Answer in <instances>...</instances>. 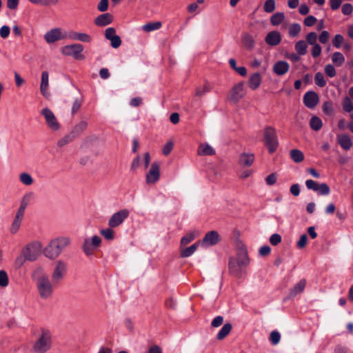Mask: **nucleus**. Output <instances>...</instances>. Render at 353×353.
<instances>
[{
    "instance_id": "nucleus-30",
    "label": "nucleus",
    "mask_w": 353,
    "mask_h": 353,
    "mask_svg": "<svg viewBox=\"0 0 353 353\" xmlns=\"http://www.w3.org/2000/svg\"><path fill=\"white\" fill-rule=\"evenodd\" d=\"M261 82V77L260 74L257 73V72L254 73V74H252L249 78V81H248L249 87L252 90H254L259 87Z\"/></svg>"
},
{
    "instance_id": "nucleus-62",
    "label": "nucleus",
    "mask_w": 353,
    "mask_h": 353,
    "mask_svg": "<svg viewBox=\"0 0 353 353\" xmlns=\"http://www.w3.org/2000/svg\"><path fill=\"white\" fill-rule=\"evenodd\" d=\"M223 323V317L221 316H216L212 321L211 325L213 327H218L221 326Z\"/></svg>"
},
{
    "instance_id": "nucleus-16",
    "label": "nucleus",
    "mask_w": 353,
    "mask_h": 353,
    "mask_svg": "<svg viewBox=\"0 0 353 353\" xmlns=\"http://www.w3.org/2000/svg\"><path fill=\"white\" fill-rule=\"evenodd\" d=\"M221 240L220 235L215 231L207 232L202 240V244L205 245H214L218 243Z\"/></svg>"
},
{
    "instance_id": "nucleus-13",
    "label": "nucleus",
    "mask_w": 353,
    "mask_h": 353,
    "mask_svg": "<svg viewBox=\"0 0 353 353\" xmlns=\"http://www.w3.org/2000/svg\"><path fill=\"white\" fill-rule=\"evenodd\" d=\"M129 216V210L123 209L114 213L108 221L110 228H117L119 226L125 219Z\"/></svg>"
},
{
    "instance_id": "nucleus-8",
    "label": "nucleus",
    "mask_w": 353,
    "mask_h": 353,
    "mask_svg": "<svg viewBox=\"0 0 353 353\" xmlns=\"http://www.w3.org/2000/svg\"><path fill=\"white\" fill-rule=\"evenodd\" d=\"M66 273V263L59 260L54 263V268L52 273V282L54 285L59 284L64 278Z\"/></svg>"
},
{
    "instance_id": "nucleus-11",
    "label": "nucleus",
    "mask_w": 353,
    "mask_h": 353,
    "mask_svg": "<svg viewBox=\"0 0 353 353\" xmlns=\"http://www.w3.org/2000/svg\"><path fill=\"white\" fill-rule=\"evenodd\" d=\"M160 179V163L157 161L153 162L146 173L145 181L148 185L154 184Z\"/></svg>"
},
{
    "instance_id": "nucleus-19",
    "label": "nucleus",
    "mask_w": 353,
    "mask_h": 353,
    "mask_svg": "<svg viewBox=\"0 0 353 353\" xmlns=\"http://www.w3.org/2000/svg\"><path fill=\"white\" fill-rule=\"evenodd\" d=\"M289 68L290 65L288 62L285 61H279L274 65L272 70L276 75L282 76L288 72Z\"/></svg>"
},
{
    "instance_id": "nucleus-61",
    "label": "nucleus",
    "mask_w": 353,
    "mask_h": 353,
    "mask_svg": "<svg viewBox=\"0 0 353 353\" xmlns=\"http://www.w3.org/2000/svg\"><path fill=\"white\" fill-rule=\"evenodd\" d=\"M26 260L27 259L26 258V256L21 253V255L17 256V259H15V266L18 268H20L24 264Z\"/></svg>"
},
{
    "instance_id": "nucleus-31",
    "label": "nucleus",
    "mask_w": 353,
    "mask_h": 353,
    "mask_svg": "<svg viewBox=\"0 0 353 353\" xmlns=\"http://www.w3.org/2000/svg\"><path fill=\"white\" fill-rule=\"evenodd\" d=\"M33 197H34L33 192H29L26 193L23 196L21 201L20 207L17 211L24 213L26 207L28 206V205L29 204L30 201L33 199Z\"/></svg>"
},
{
    "instance_id": "nucleus-35",
    "label": "nucleus",
    "mask_w": 353,
    "mask_h": 353,
    "mask_svg": "<svg viewBox=\"0 0 353 353\" xmlns=\"http://www.w3.org/2000/svg\"><path fill=\"white\" fill-rule=\"evenodd\" d=\"M322 125L323 123L319 117L314 116L311 118L310 126L313 130L319 131L322 128Z\"/></svg>"
},
{
    "instance_id": "nucleus-6",
    "label": "nucleus",
    "mask_w": 353,
    "mask_h": 353,
    "mask_svg": "<svg viewBox=\"0 0 353 353\" xmlns=\"http://www.w3.org/2000/svg\"><path fill=\"white\" fill-rule=\"evenodd\" d=\"M41 243L39 241H34L27 244L21 250V254L26 256L28 261H34L41 254Z\"/></svg>"
},
{
    "instance_id": "nucleus-53",
    "label": "nucleus",
    "mask_w": 353,
    "mask_h": 353,
    "mask_svg": "<svg viewBox=\"0 0 353 353\" xmlns=\"http://www.w3.org/2000/svg\"><path fill=\"white\" fill-rule=\"evenodd\" d=\"M344 42V38L341 34H336L332 40L333 46L339 48Z\"/></svg>"
},
{
    "instance_id": "nucleus-58",
    "label": "nucleus",
    "mask_w": 353,
    "mask_h": 353,
    "mask_svg": "<svg viewBox=\"0 0 353 353\" xmlns=\"http://www.w3.org/2000/svg\"><path fill=\"white\" fill-rule=\"evenodd\" d=\"M108 0H101L97 5V9L100 12H105L108 8Z\"/></svg>"
},
{
    "instance_id": "nucleus-51",
    "label": "nucleus",
    "mask_w": 353,
    "mask_h": 353,
    "mask_svg": "<svg viewBox=\"0 0 353 353\" xmlns=\"http://www.w3.org/2000/svg\"><path fill=\"white\" fill-rule=\"evenodd\" d=\"M306 43L313 46L317 44V34L314 32H311L306 35Z\"/></svg>"
},
{
    "instance_id": "nucleus-64",
    "label": "nucleus",
    "mask_w": 353,
    "mask_h": 353,
    "mask_svg": "<svg viewBox=\"0 0 353 353\" xmlns=\"http://www.w3.org/2000/svg\"><path fill=\"white\" fill-rule=\"evenodd\" d=\"M307 235L305 234H302L300 237V239L297 242V247L301 249L305 248L307 244Z\"/></svg>"
},
{
    "instance_id": "nucleus-26",
    "label": "nucleus",
    "mask_w": 353,
    "mask_h": 353,
    "mask_svg": "<svg viewBox=\"0 0 353 353\" xmlns=\"http://www.w3.org/2000/svg\"><path fill=\"white\" fill-rule=\"evenodd\" d=\"M197 154L201 156L215 154V150L208 143H201L198 148Z\"/></svg>"
},
{
    "instance_id": "nucleus-44",
    "label": "nucleus",
    "mask_w": 353,
    "mask_h": 353,
    "mask_svg": "<svg viewBox=\"0 0 353 353\" xmlns=\"http://www.w3.org/2000/svg\"><path fill=\"white\" fill-rule=\"evenodd\" d=\"M343 109L346 112H350L353 110V103L351 99L345 97L342 101Z\"/></svg>"
},
{
    "instance_id": "nucleus-47",
    "label": "nucleus",
    "mask_w": 353,
    "mask_h": 353,
    "mask_svg": "<svg viewBox=\"0 0 353 353\" xmlns=\"http://www.w3.org/2000/svg\"><path fill=\"white\" fill-rule=\"evenodd\" d=\"M263 10L268 13H271L275 10V1L266 0L263 5Z\"/></svg>"
},
{
    "instance_id": "nucleus-59",
    "label": "nucleus",
    "mask_w": 353,
    "mask_h": 353,
    "mask_svg": "<svg viewBox=\"0 0 353 353\" xmlns=\"http://www.w3.org/2000/svg\"><path fill=\"white\" fill-rule=\"evenodd\" d=\"M281 242V236L279 234H274L270 238V243L272 245H277Z\"/></svg>"
},
{
    "instance_id": "nucleus-20",
    "label": "nucleus",
    "mask_w": 353,
    "mask_h": 353,
    "mask_svg": "<svg viewBox=\"0 0 353 353\" xmlns=\"http://www.w3.org/2000/svg\"><path fill=\"white\" fill-rule=\"evenodd\" d=\"M241 42L243 47L248 50H252L255 46V41L252 34L248 32H243L241 34Z\"/></svg>"
},
{
    "instance_id": "nucleus-3",
    "label": "nucleus",
    "mask_w": 353,
    "mask_h": 353,
    "mask_svg": "<svg viewBox=\"0 0 353 353\" xmlns=\"http://www.w3.org/2000/svg\"><path fill=\"white\" fill-rule=\"evenodd\" d=\"M70 239L65 236L53 239L44 248L43 254L46 257L54 259L59 256L63 249L70 244Z\"/></svg>"
},
{
    "instance_id": "nucleus-1",
    "label": "nucleus",
    "mask_w": 353,
    "mask_h": 353,
    "mask_svg": "<svg viewBox=\"0 0 353 353\" xmlns=\"http://www.w3.org/2000/svg\"><path fill=\"white\" fill-rule=\"evenodd\" d=\"M249 263L247 250L245 246H241L238 249L236 256L230 259L229 271L234 276L241 278L245 274V269Z\"/></svg>"
},
{
    "instance_id": "nucleus-21",
    "label": "nucleus",
    "mask_w": 353,
    "mask_h": 353,
    "mask_svg": "<svg viewBox=\"0 0 353 353\" xmlns=\"http://www.w3.org/2000/svg\"><path fill=\"white\" fill-rule=\"evenodd\" d=\"M265 42L271 46H278L281 41V37L279 32H270L265 38Z\"/></svg>"
},
{
    "instance_id": "nucleus-60",
    "label": "nucleus",
    "mask_w": 353,
    "mask_h": 353,
    "mask_svg": "<svg viewBox=\"0 0 353 353\" xmlns=\"http://www.w3.org/2000/svg\"><path fill=\"white\" fill-rule=\"evenodd\" d=\"M316 22V19L314 16H308L304 19V25L307 27L314 26Z\"/></svg>"
},
{
    "instance_id": "nucleus-29",
    "label": "nucleus",
    "mask_w": 353,
    "mask_h": 353,
    "mask_svg": "<svg viewBox=\"0 0 353 353\" xmlns=\"http://www.w3.org/2000/svg\"><path fill=\"white\" fill-rule=\"evenodd\" d=\"M306 285V280L303 279L299 281L298 283H296L293 288L291 289L290 295V296H295L297 294L303 292Z\"/></svg>"
},
{
    "instance_id": "nucleus-2",
    "label": "nucleus",
    "mask_w": 353,
    "mask_h": 353,
    "mask_svg": "<svg viewBox=\"0 0 353 353\" xmlns=\"http://www.w3.org/2000/svg\"><path fill=\"white\" fill-rule=\"evenodd\" d=\"M32 276L37 281V288L40 297L48 299L52 297L53 288L48 276L44 272L42 268H37L33 272Z\"/></svg>"
},
{
    "instance_id": "nucleus-63",
    "label": "nucleus",
    "mask_w": 353,
    "mask_h": 353,
    "mask_svg": "<svg viewBox=\"0 0 353 353\" xmlns=\"http://www.w3.org/2000/svg\"><path fill=\"white\" fill-rule=\"evenodd\" d=\"M329 38H330V34H329V32H328L327 31H326V30H323V31L321 33V34H320V36H319V41H320L321 43L325 44V43H326L328 41Z\"/></svg>"
},
{
    "instance_id": "nucleus-17",
    "label": "nucleus",
    "mask_w": 353,
    "mask_h": 353,
    "mask_svg": "<svg viewBox=\"0 0 353 353\" xmlns=\"http://www.w3.org/2000/svg\"><path fill=\"white\" fill-rule=\"evenodd\" d=\"M44 38L47 43H51L63 39V36L60 28H54L46 32Z\"/></svg>"
},
{
    "instance_id": "nucleus-36",
    "label": "nucleus",
    "mask_w": 353,
    "mask_h": 353,
    "mask_svg": "<svg viewBox=\"0 0 353 353\" xmlns=\"http://www.w3.org/2000/svg\"><path fill=\"white\" fill-rule=\"evenodd\" d=\"M285 19L283 12H276L270 18V22L273 26H279Z\"/></svg>"
},
{
    "instance_id": "nucleus-25",
    "label": "nucleus",
    "mask_w": 353,
    "mask_h": 353,
    "mask_svg": "<svg viewBox=\"0 0 353 353\" xmlns=\"http://www.w3.org/2000/svg\"><path fill=\"white\" fill-rule=\"evenodd\" d=\"M254 161V156L251 153H243L239 157V164L244 167H250Z\"/></svg>"
},
{
    "instance_id": "nucleus-15",
    "label": "nucleus",
    "mask_w": 353,
    "mask_h": 353,
    "mask_svg": "<svg viewBox=\"0 0 353 353\" xmlns=\"http://www.w3.org/2000/svg\"><path fill=\"white\" fill-rule=\"evenodd\" d=\"M319 97L314 91L307 92L303 96V103L308 108H314L319 103Z\"/></svg>"
},
{
    "instance_id": "nucleus-28",
    "label": "nucleus",
    "mask_w": 353,
    "mask_h": 353,
    "mask_svg": "<svg viewBox=\"0 0 353 353\" xmlns=\"http://www.w3.org/2000/svg\"><path fill=\"white\" fill-rule=\"evenodd\" d=\"M87 127L88 122L85 121H81L74 126L70 133L76 139L87 128Z\"/></svg>"
},
{
    "instance_id": "nucleus-18",
    "label": "nucleus",
    "mask_w": 353,
    "mask_h": 353,
    "mask_svg": "<svg viewBox=\"0 0 353 353\" xmlns=\"http://www.w3.org/2000/svg\"><path fill=\"white\" fill-rule=\"evenodd\" d=\"M113 21V16L109 12L101 14L94 19V24L99 27H103Z\"/></svg>"
},
{
    "instance_id": "nucleus-12",
    "label": "nucleus",
    "mask_w": 353,
    "mask_h": 353,
    "mask_svg": "<svg viewBox=\"0 0 353 353\" xmlns=\"http://www.w3.org/2000/svg\"><path fill=\"white\" fill-rule=\"evenodd\" d=\"M243 82L235 84L230 92L229 99L234 103H238L245 94Z\"/></svg>"
},
{
    "instance_id": "nucleus-4",
    "label": "nucleus",
    "mask_w": 353,
    "mask_h": 353,
    "mask_svg": "<svg viewBox=\"0 0 353 353\" xmlns=\"http://www.w3.org/2000/svg\"><path fill=\"white\" fill-rule=\"evenodd\" d=\"M51 334L48 330H43L41 335L35 342L33 350L36 353H45L51 347Z\"/></svg>"
},
{
    "instance_id": "nucleus-23",
    "label": "nucleus",
    "mask_w": 353,
    "mask_h": 353,
    "mask_svg": "<svg viewBox=\"0 0 353 353\" xmlns=\"http://www.w3.org/2000/svg\"><path fill=\"white\" fill-rule=\"evenodd\" d=\"M68 37L72 40H77L85 43H90L92 37L87 33L70 32Z\"/></svg>"
},
{
    "instance_id": "nucleus-48",
    "label": "nucleus",
    "mask_w": 353,
    "mask_h": 353,
    "mask_svg": "<svg viewBox=\"0 0 353 353\" xmlns=\"http://www.w3.org/2000/svg\"><path fill=\"white\" fill-rule=\"evenodd\" d=\"M19 179L21 182L26 185H30L33 183L32 176L26 172L21 173L19 176Z\"/></svg>"
},
{
    "instance_id": "nucleus-5",
    "label": "nucleus",
    "mask_w": 353,
    "mask_h": 353,
    "mask_svg": "<svg viewBox=\"0 0 353 353\" xmlns=\"http://www.w3.org/2000/svg\"><path fill=\"white\" fill-rule=\"evenodd\" d=\"M264 142L270 153H273L278 148L279 142L276 132L274 128L268 126L264 129Z\"/></svg>"
},
{
    "instance_id": "nucleus-9",
    "label": "nucleus",
    "mask_w": 353,
    "mask_h": 353,
    "mask_svg": "<svg viewBox=\"0 0 353 353\" xmlns=\"http://www.w3.org/2000/svg\"><path fill=\"white\" fill-rule=\"evenodd\" d=\"M83 50V46L79 43L67 45L61 48V53L65 56H72L77 60H81L84 58L81 54Z\"/></svg>"
},
{
    "instance_id": "nucleus-52",
    "label": "nucleus",
    "mask_w": 353,
    "mask_h": 353,
    "mask_svg": "<svg viewBox=\"0 0 353 353\" xmlns=\"http://www.w3.org/2000/svg\"><path fill=\"white\" fill-rule=\"evenodd\" d=\"M112 228H109L101 230V235L107 240H112L114 239V231Z\"/></svg>"
},
{
    "instance_id": "nucleus-49",
    "label": "nucleus",
    "mask_w": 353,
    "mask_h": 353,
    "mask_svg": "<svg viewBox=\"0 0 353 353\" xmlns=\"http://www.w3.org/2000/svg\"><path fill=\"white\" fill-rule=\"evenodd\" d=\"M281 335L278 331L274 330L270 333V341L272 345H277L279 343Z\"/></svg>"
},
{
    "instance_id": "nucleus-14",
    "label": "nucleus",
    "mask_w": 353,
    "mask_h": 353,
    "mask_svg": "<svg viewBox=\"0 0 353 353\" xmlns=\"http://www.w3.org/2000/svg\"><path fill=\"white\" fill-rule=\"evenodd\" d=\"M305 185L307 189L318 192L319 194L321 195H327L330 192V188L326 183L319 184L312 179L307 180Z\"/></svg>"
},
{
    "instance_id": "nucleus-56",
    "label": "nucleus",
    "mask_w": 353,
    "mask_h": 353,
    "mask_svg": "<svg viewBox=\"0 0 353 353\" xmlns=\"http://www.w3.org/2000/svg\"><path fill=\"white\" fill-rule=\"evenodd\" d=\"M109 41H110L111 46L113 48H118L121 44V39L120 37L118 35H116L114 37L110 38Z\"/></svg>"
},
{
    "instance_id": "nucleus-33",
    "label": "nucleus",
    "mask_w": 353,
    "mask_h": 353,
    "mask_svg": "<svg viewBox=\"0 0 353 353\" xmlns=\"http://www.w3.org/2000/svg\"><path fill=\"white\" fill-rule=\"evenodd\" d=\"M291 159L295 163H301L304 160L303 153L298 149H292L290 152Z\"/></svg>"
},
{
    "instance_id": "nucleus-54",
    "label": "nucleus",
    "mask_w": 353,
    "mask_h": 353,
    "mask_svg": "<svg viewBox=\"0 0 353 353\" xmlns=\"http://www.w3.org/2000/svg\"><path fill=\"white\" fill-rule=\"evenodd\" d=\"M325 73L329 77H334L336 76V70L334 67L331 64H327L325 66L324 68Z\"/></svg>"
},
{
    "instance_id": "nucleus-38",
    "label": "nucleus",
    "mask_w": 353,
    "mask_h": 353,
    "mask_svg": "<svg viewBox=\"0 0 353 353\" xmlns=\"http://www.w3.org/2000/svg\"><path fill=\"white\" fill-rule=\"evenodd\" d=\"M210 91V88L208 83H205L203 85L197 86L195 88V97H203L205 93Z\"/></svg>"
},
{
    "instance_id": "nucleus-43",
    "label": "nucleus",
    "mask_w": 353,
    "mask_h": 353,
    "mask_svg": "<svg viewBox=\"0 0 353 353\" xmlns=\"http://www.w3.org/2000/svg\"><path fill=\"white\" fill-rule=\"evenodd\" d=\"M323 112L329 116H332L334 114V108L332 103L330 101H326L323 104Z\"/></svg>"
},
{
    "instance_id": "nucleus-10",
    "label": "nucleus",
    "mask_w": 353,
    "mask_h": 353,
    "mask_svg": "<svg viewBox=\"0 0 353 353\" xmlns=\"http://www.w3.org/2000/svg\"><path fill=\"white\" fill-rule=\"evenodd\" d=\"M41 114L44 117L46 123L49 128L54 131H57L60 128V124L52 110L45 108L41 110Z\"/></svg>"
},
{
    "instance_id": "nucleus-27",
    "label": "nucleus",
    "mask_w": 353,
    "mask_h": 353,
    "mask_svg": "<svg viewBox=\"0 0 353 353\" xmlns=\"http://www.w3.org/2000/svg\"><path fill=\"white\" fill-rule=\"evenodd\" d=\"M48 79L49 74L47 71H43L41 74V92L42 94L47 97L49 96L48 92H47L48 88Z\"/></svg>"
},
{
    "instance_id": "nucleus-34",
    "label": "nucleus",
    "mask_w": 353,
    "mask_h": 353,
    "mask_svg": "<svg viewBox=\"0 0 353 353\" xmlns=\"http://www.w3.org/2000/svg\"><path fill=\"white\" fill-rule=\"evenodd\" d=\"M294 48L296 53L299 55H305L307 53V44L304 40L296 42Z\"/></svg>"
},
{
    "instance_id": "nucleus-24",
    "label": "nucleus",
    "mask_w": 353,
    "mask_h": 353,
    "mask_svg": "<svg viewBox=\"0 0 353 353\" xmlns=\"http://www.w3.org/2000/svg\"><path fill=\"white\" fill-rule=\"evenodd\" d=\"M337 141L340 146L345 150H350L352 146V141L347 134L337 135Z\"/></svg>"
},
{
    "instance_id": "nucleus-45",
    "label": "nucleus",
    "mask_w": 353,
    "mask_h": 353,
    "mask_svg": "<svg viewBox=\"0 0 353 353\" xmlns=\"http://www.w3.org/2000/svg\"><path fill=\"white\" fill-rule=\"evenodd\" d=\"M314 82L318 86L323 88L326 85V81L325 80L323 74L319 72L315 74Z\"/></svg>"
},
{
    "instance_id": "nucleus-41",
    "label": "nucleus",
    "mask_w": 353,
    "mask_h": 353,
    "mask_svg": "<svg viewBox=\"0 0 353 353\" xmlns=\"http://www.w3.org/2000/svg\"><path fill=\"white\" fill-rule=\"evenodd\" d=\"M32 3L42 5L45 6H56L59 3V0H28Z\"/></svg>"
},
{
    "instance_id": "nucleus-57",
    "label": "nucleus",
    "mask_w": 353,
    "mask_h": 353,
    "mask_svg": "<svg viewBox=\"0 0 353 353\" xmlns=\"http://www.w3.org/2000/svg\"><path fill=\"white\" fill-rule=\"evenodd\" d=\"M341 10L343 14L350 15L353 11V7L352 4L347 3L343 5Z\"/></svg>"
},
{
    "instance_id": "nucleus-40",
    "label": "nucleus",
    "mask_w": 353,
    "mask_h": 353,
    "mask_svg": "<svg viewBox=\"0 0 353 353\" xmlns=\"http://www.w3.org/2000/svg\"><path fill=\"white\" fill-rule=\"evenodd\" d=\"M332 62L337 66H341L345 62V57L342 53L336 52L332 55Z\"/></svg>"
},
{
    "instance_id": "nucleus-55",
    "label": "nucleus",
    "mask_w": 353,
    "mask_h": 353,
    "mask_svg": "<svg viewBox=\"0 0 353 353\" xmlns=\"http://www.w3.org/2000/svg\"><path fill=\"white\" fill-rule=\"evenodd\" d=\"M195 236L193 233H188L186 235H185L181 240V245H185L190 243L194 239Z\"/></svg>"
},
{
    "instance_id": "nucleus-46",
    "label": "nucleus",
    "mask_w": 353,
    "mask_h": 353,
    "mask_svg": "<svg viewBox=\"0 0 353 353\" xmlns=\"http://www.w3.org/2000/svg\"><path fill=\"white\" fill-rule=\"evenodd\" d=\"M74 139V137L70 132L69 134H66L64 137L58 141L57 145L59 147H63L67 145L68 143H70Z\"/></svg>"
},
{
    "instance_id": "nucleus-7",
    "label": "nucleus",
    "mask_w": 353,
    "mask_h": 353,
    "mask_svg": "<svg viewBox=\"0 0 353 353\" xmlns=\"http://www.w3.org/2000/svg\"><path fill=\"white\" fill-rule=\"evenodd\" d=\"M101 239L99 236H94L92 239L86 238L82 244V250L87 256L93 255L94 251L100 246Z\"/></svg>"
},
{
    "instance_id": "nucleus-22",
    "label": "nucleus",
    "mask_w": 353,
    "mask_h": 353,
    "mask_svg": "<svg viewBox=\"0 0 353 353\" xmlns=\"http://www.w3.org/2000/svg\"><path fill=\"white\" fill-rule=\"evenodd\" d=\"M23 216L24 213L19 211L17 212L14 219L10 228V232L11 234H14L19 231L23 219Z\"/></svg>"
},
{
    "instance_id": "nucleus-50",
    "label": "nucleus",
    "mask_w": 353,
    "mask_h": 353,
    "mask_svg": "<svg viewBox=\"0 0 353 353\" xmlns=\"http://www.w3.org/2000/svg\"><path fill=\"white\" fill-rule=\"evenodd\" d=\"M9 283L8 276L6 271L0 270V287L5 288Z\"/></svg>"
},
{
    "instance_id": "nucleus-32",
    "label": "nucleus",
    "mask_w": 353,
    "mask_h": 353,
    "mask_svg": "<svg viewBox=\"0 0 353 353\" xmlns=\"http://www.w3.org/2000/svg\"><path fill=\"white\" fill-rule=\"evenodd\" d=\"M232 326L231 323H228L224 324L221 330L218 332L216 335V339L218 340H223L225 339L231 332Z\"/></svg>"
},
{
    "instance_id": "nucleus-42",
    "label": "nucleus",
    "mask_w": 353,
    "mask_h": 353,
    "mask_svg": "<svg viewBox=\"0 0 353 353\" xmlns=\"http://www.w3.org/2000/svg\"><path fill=\"white\" fill-rule=\"evenodd\" d=\"M161 27V23L159 21L157 22H153V23H148L145 24L143 26V30L145 32H150L152 30H157Z\"/></svg>"
},
{
    "instance_id": "nucleus-39",
    "label": "nucleus",
    "mask_w": 353,
    "mask_h": 353,
    "mask_svg": "<svg viewBox=\"0 0 353 353\" xmlns=\"http://www.w3.org/2000/svg\"><path fill=\"white\" fill-rule=\"evenodd\" d=\"M199 242H196L194 244L192 245L191 246L182 250L181 252V256L184 258L191 256L196 251Z\"/></svg>"
},
{
    "instance_id": "nucleus-37",
    "label": "nucleus",
    "mask_w": 353,
    "mask_h": 353,
    "mask_svg": "<svg viewBox=\"0 0 353 353\" xmlns=\"http://www.w3.org/2000/svg\"><path fill=\"white\" fill-rule=\"evenodd\" d=\"M301 27L297 23H292L290 26L288 30V34L291 37H296L300 33Z\"/></svg>"
}]
</instances>
